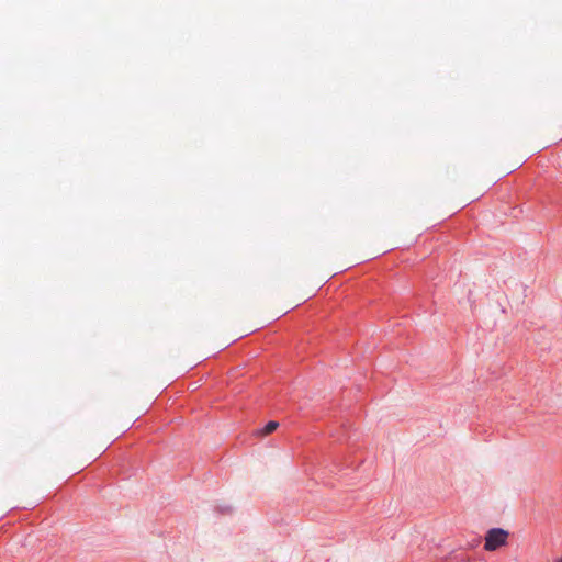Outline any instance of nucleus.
I'll use <instances>...</instances> for the list:
<instances>
[{
    "label": "nucleus",
    "mask_w": 562,
    "mask_h": 562,
    "mask_svg": "<svg viewBox=\"0 0 562 562\" xmlns=\"http://www.w3.org/2000/svg\"><path fill=\"white\" fill-rule=\"evenodd\" d=\"M554 562H562V557L554 560Z\"/></svg>",
    "instance_id": "3"
},
{
    "label": "nucleus",
    "mask_w": 562,
    "mask_h": 562,
    "mask_svg": "<svg viewBox=\"0 0 562 562\" xmlns=\"http://www.w3.org/2000/svg\"><path fill=\"white\" fill-rule=\"evenodd\" d=\"M278 427H279V423L271 420L265 426V428L262 430H260V434L269 435V434L273 432Z\"/></svg>",
    "instance_id": "2"
},
{
    "label": "nucleus",
    "mask_w": 562,
    "mask_h": 562,
    "mask_svg": "<svg viewBox=\"0 0 562 562\" xmlns=\"http://www.w3.org/2000/svg\"><path fill=\"white\" fill-rule=\"evenodd\" d=\"M509 532L503 528H492L485 535L484 549L486 551H496L507 544Z\"/></svg>",
    "instance_id": "1"
}]
</instances>
